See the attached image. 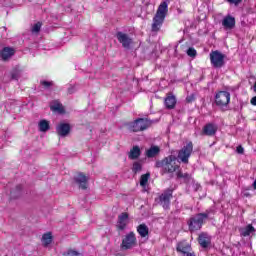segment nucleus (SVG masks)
Listing matches in <instances>:
<instances>
[{
	"mask_svg": "<svg viewBox=\"0 0 256 256\" xmlns=\"http://www.w3.org/2000/svg\"><path fill=\"white\" fill-rule=\"evenodd\" d=\"M251 105H255L256 106V96H254L251 100H250Z\"/></svg>",
	"mask_w": 256,
	"mask_h": 256,
	"instance_id": "obj_41",
	"label": "nucleus"
},
{
	"mask_svg": "<svg viewBox=\"0 0 256 256\" xmlns=\"http://www.w3.org/2000/svg\"><path fill=\"white\" fill-rule=\"evenodd\" d=\"M74 181L79 185L80 189H87L88 187L87 181H89V178H87V176H85L83 173H78L74 177Z\"/></svg>",
	"mask_w": 256,
	"mask_h": 256,
	"instance_id": "obj_11",
	"label": "nucleus"
},
{
	"mask_svg": "<svg viewBox=\"0 0 256 256\" xmlns=\"http://www.w3.org/2000/svg\"><path fill=\"white\" fill-rule=\"evenodd\" d=\"M141 157V148L139 146H133L129 152L130 159H139Z\"/></svg>",
	"mask_w": 256,
	"mask_h": 256,
	"instance_id": "obj_22",
	"label": "nucleus"
},
{
	"mask_svg": "<svg viewBox=\"0 0 256 256\" xmlns=\"http://www.w3.org/2000/svg\"><path fill=\"white\" fill-rule=\"evenodd\" d=\"M215 103L222 111L227 110L229 103H231V93L227 91H219L215 95Z\"/></svg>",
	"mask_w": 256,
	"mask_h": 256,
	"instance_id": "obj_3",
	"label": "nucleus"
},
{
	"mask_svg": "<svg viewBox=\"0 0 256 256\" xmlns=\"http://www.w3.org/2000/svg\"><path fill=\"white\" fill-rule=\"evenodd\" d=\"M137 232L142 238L149 237V227H147L145 224H140L137 227Z\"/></svg>",
	"mask_w": 256,
	"mask_h": 256,
	"instance_id": "obj_21",
	"label": "nucleus"
},
{
	"mask_svg": "<svg viewBox=\"0 0 256 256\" xmlns=\"http://www.w3.org/2000/svg\"><path fill=\"white\" fill-rule=\"evenodd\" d=\"M52 241H53V236L51 235V233H46L42 236V243L45 247H47V245H51Z\"/></svg>",
	"mask_w": 256,
	"mask_h": 256,
	"instance_id": "obj_27",
	"label": "nucleus"
},
{
	"mask_svg": "<svg viewBox=\"0 0 256 256\" xmlns=\"http://www.w3.org/2000/svg\"><path fill=\"white\" fill-rule=\"evenodd\" d=\"M21 77V71L20 70H14L11 73V79H14L15 81H17V79H19Z\"/></svg>",
	"mask_w": 256,
	"mask_h": 256,
	"instance_id": "obj_32",
	"label": "nucleus"
},
{
	"mask_svg": "<svg viewBox=\"0 0 256 256\" xmlns=\"http://www.w3.org/2000/svg\"><path fill=\"white\" fill-rule=\"evenodd\" d=\"M166 109H175V105H177V99L173 95H168L165 100Z\"/></svg>",
	"mask_w": 256,
	"mask_h": 256,
	"instance_id": "obj_17",
	"label": "nucleus"
},
{
	"mask_svg": "<svg viewBox=\"0 0 256 256\" xmlns=\"http://www.w3.org/2000/svg\"><path fill=\"white\" fill-rule=\"evenodd\" d=\"M198 243L203 249H207L211 245V236L207 233H201L198 238Z\"/></svg>",
	"mask_w": 256,
	"mask_h": 256,
	"instance_id": "obj_13",
	"label": "nucleus"
},
{
	"mask_svg": "<svg viewBox=\"0 0 256 256\" xmlns=\"http://www.w3.org/2000/svg\"><path fill=\"white\" fill-rule=\"evenodd\" d=\"M163 21H165V18H161L160 16H154L153 18V24H152V31L157 33L159 29H161L163 25Z\"/></svg>",
	"mask_w": 256,
	"mask_h": 256,
	"instance_id": "obj_16",
	"label": "nucleus"
},
{
	"mask_svg": "<svg viewBox=\"0 0 256 256\" xmlns=\"http://www.w3.org/2000/svg\"><path fill=\"white\" fill-rule=\"evenodd\" d=\"M186 255H187V256H195L194 253H189V252H188Z\"/></svg>",
	"mask_w": 256,
	"mask_h": 256,
	"instance_id": "obj_42",
	"label": "nucleus"
},
{
	"mask_svg": "<svg viewBox=\"0 0 256 256\" xmlns=\"http://www.w3.org/2000/svg\"><path fill=\"white\" fill-rule=\"evenodd\" d=\"M176 161L177 157L170 155L162 161L156 162V167L162 168L164 173H175V171L179 169V165H177Z\"/></svg>",
	"mask_w": 256,
	"mask_h": 256,
	"instance_id": "obj_2",
	"label": "nucleus"
},
{
	"mask_svg": "<svg viewBox=\"0 0 256 256\" xmlns=\"http://www.w3.org/2000/svg\"><path fill=\"white\" fill-rule=\"evenodd\" d=\"M75 91V86H70L69 88H68V93L70 94V95H72V93Z\"/></svg>",
	"mask_w": 256,
	"mask_h": 256,
	"instance_id": "obj_40",
	"label": "nucleus"
},
{
	"mask_svg": "<svg viewBox=\"0 0 256 256\" xmlns=\"http://www.w3.org/2000/svg\"><path fill=\"white\" fill-rule=\"evenodd\" d=\"M213 209L206 210L204 213H198L194 217L190 218L188 225L190 231H199L203 227V223L209 216L213 214Z\"/></svg>",
	"mask_w": 256,
	"mask_h": 256,
	"instance_id": "obj_1",
	"label": "nucleus"
},
{
	"mask_svg": "<svg viewBox=\"0 0 256 256\" xmlns=\"http://www.w3.org/2000/svg\"><path fill=\"white\" fill-rule=\"evenodd\" d=\"M222 25L225 29H233V27H235V18L226 16L222 21Z\"/></svg>",
	"mask_w": 256,
	"mask_h": 256,
	"instance_id": "obj_19",
	"label": "nucleus"
},
{
	"mask_svg": "<svg viewBox=\"0 0 256 256\" xmlns=\"http://www.w3.org/2000/svg\"><path fill=\"white\" fill-rule=\"evenodd\" d=\"M133 83H135V85H138L139 81L138 80H133Z\"/></svg>",
	"mask_w": 256,
	"mask_h": 256,
	"instance_id": "obj_43",
	"label": "nucleus"
},
{
	"mask_svg": "<svg viewBox=\"0 0 256 256\" xmlns=\"http://www.w3.org/2000/svg\"><path fill=\"white\" fill-rule=\"evenodd\" d=\"M141 169H142L141 162H134L133 167H132L133 173H139V171H141Z\"/></svg>",
	"mask_w": 256,
	"mask_h": 256,
	"instance_id": "obj_31",
	"label": "nucleus"
},
{
	"mask_svg": "<svg viewBox=\"0 0 256 256\" xmlns=\"http://www.w3.org/2000/svg\"><path fill=\"white\" fill-rule=\"evenodd\" d=\"M56 133L59 137H67L71 133V125L69 123H60L56 127Z\"/></svg>",
	"mask_w": 256,
	"mask_h": 256,
	"instance_id": "obj_8",
	"label": "nucleus"
},
{
	"mask_svg": "<svg viewBox=\"0 0 256 256\" xmlns=\"http://www.w3.org/2000/svg\"><path fill=\"white\" fill-rule=\"evenodd\" d=\"M129 249V235H126L125 238L122 240L121 250L127 251Z\"/></svg>",
	"mask_w": 256,
	"mask_h": 256,
	"instance_id": "obj_29",
	"label": "nucleus"
},
{
	"mask_svg": "<svg viewBox=\"0 0 256 256\" xmlns=\"http://www.w3.org/2000/svg\"><path fill=\"white\" fill-rule=\"evenodd\" d=\"M173 197V190H166L159 196V203L163 209H169L171 205V198Z\"/></svg>",
	"mask_w": 256,
	"mask_h": 256,
	"instance_id": "obj_7",
	"label": "nucleus"
},
{
	"mask_svg": "<svg viewBox=\"0 0 256 256\" xmlns=\"http://www.w3.org/2000/svg\"><path fill=\"white\" fill-rule=\"evenodd\" d=\"M15 55V49L11 47H5L1 52H0V57L2 61H9L12 56Z\"/></svg>",
	"mask_w": 256,
	"mask_h": 256,
	"instance_id": "obj_14",
	"label": "nucleus"
},
{
	"mask_svg": "<svg viewBox=\"0 0 256 256\" xmlns=\"http://www.w3.org/2000/svg\"><path fill=\"white\" fill-rule=\"evenodd\" d=\"M151 127V120L147 118H138L130 124V131L139 133V131H147Z\"/></svg>",
	"mask_w": 256,
	"mask_h": 256,
	"instance_id": "obj_4",
	"label": "nucleus"
},
{
	"mask_svg": "<svg viewBox=\"0 0 256 256\" xmlns=\"http://www.w3.org/2000/svg\"><path fill=\"white\" fill-rule=\"evenodd\" d=\"M129 223V214L127 213H122L119 217H118V222H117V229L119 231H123L126 227L127 224Z\"/></svg>",
	"mask_w": 256,
	"mask_h": 256,
	"instance_id": "obj_12",
	"label": "nucleus"
},
{
	"mask_svg": "<svg viewBox=\"0 0 256 256\" xmlns=\"http://www.w3.org/2000/svg\"><path fill=\"white\" fill-rule=\"evenodd\" d=\"M41 31V23L38 22L32 27V33H39Z\"/></svg>",
	"mask_w": 256,
	"mask_h": 256,
	"instance_id": "obj_34",
	"label": "nucleus"
},
{
	"mask_svg": "<svg viewBox=\"0 0 256 256\" xmlns=\"http://www.w3.org/2000/svg\"><path fill=\"white\" fill-rule=\"evenodd\" d=\"M187 103H193L195 101V94H190L186 97Z\"/></svg>",
	"mask_w": 256,
	"mask_h": 256,
	"instance_id": "obj_36",
	"label": "nucleus"
},
{
	"mask_svg": "<svg viewBox=\"0 0 256 256\" xmlns=\"http://www.w3.org/2000/svg\"><path fill=\"white\" fill-rule=\"evenodd\" d=\"M167 11H168L167 2H162L158 7V10H157L155 16L156 17H161L162 19H165L166 15H167Z\"/></svg>",
	"mask_w": 256,
	"mask_h": 256,
	"instance_id": "obj_15",
	"label": "nucleus"
},
{
	"mask_svg": "<svg viewBox=\"0 0 256 256\" xmlns=\"http://www.w3.org/2000/svg\"><path fill=\"white\" fill-rule=\"evenodd\" d=\"M240 235L242 237H249V235H251V233H255V227H253V225L249 224L244 228H240Z\"/></svg>",
	"mask_w": 256,
	"mask_h": 256,
	"instance_id": "obj_20",
	"label": "nucleus"
},
{
	"mask_svg": "<svg viewBox=\"0 0 256 256\" xmlns=\"http://www.w3.org/2000/svg\"><path fill=\"white\" fill-rule=\"evenodd\" d=\"M217 125L213 123L206 124L202 129V135H206V137H214L217 133Z\"/></svg>",
	"mask_w": 256,
	"mask_h": 256,
	"instance_id": "obj_9",
	"label": "nucleus"
},
{
	"mask_svg": "<svg viewBox=\"0 0 256 256\" xmlns=\"http://www.w3.org/2000/svg\"><path fill=\"white\" fill-rule=\"evenodd\" d=\"M210 63L216 69H221L225 65V54L218 50L212 51L210 53Z\"/></svg>",
	"mask_w": 256,
	"mask_h": 256,
	"instance_id": "obj_5",
	"label": "nucleus"
},
{
	"mask_svg": "<svg viewBox=\"0 0 256 256\" xmlns=\"http://www.w3.org/2000/svg\"><path fill=\"white\" fill-rule=\"evenodd\" d=\"M41 85H43V87H45L46 89H49V87H51V85H53V82L42 81Z\"/></svg>",
	"mask_w": 256,
	"mask_h": 256,
	"instance_id": "obj_37",
	"label": "nucleus"
},
{
	"mask_svg": "<svg viewBox=\"0 0 256 256\" xmlns=\"http://www.w3.org/2000/svg\"><path fill=\"white\" fill-rule=\"evenodd\" d=\"M231 5H239L243 0H227Z\"/></svg>",
	"mask_w": 256,
	"mask_h": 256,
	"instance_id": "obj_38",
	"label": "nucleus"
},
{
	"mask_svg": "<svg viewBox=\"0 0 256 256\" xmlns=\"http://www.w3.org/2000/svg\"><path fill=\"white\" fill-rule=\"evenodd\" d=\"M66 256H81V254L77 251L69 250Z\"/></svg>",
	"mask_w": 256,
	"mask_h": 256,
	"instance_id": "obj_35",
	"label": "nucleus"
},
{
	"mask_svg": "<svg viewBox=\"0 0 256 256\" xmlns=\"http://www.w3.org/2000/svg\"><path fill=\"white\" fill-rule=\"evenodd\" d=\"M115 37L124 49H129V35H127V33L119 31L116 33Z\"/></svg>",
	"mask_w": 256,
	"mask_h": 256,
	"instance_id": "obj_10",
	"label": "nucleus"
},
{
	"mask_svg": "<svg viewBox=\"0 0 256 256\" xmlns=\"http://www.w3.org/2000/svg\"><path fill=\"white\" fill-rule=\"evenodd\" d=\"M177 177L178 179H184L186 183H189V181H191V175H189L188 173L184 174L183 172H178Z\"/></svg>",
	"mask_w": 256,
	"mask_h": 256,
	"instance_id": "obj_30",
	"label": "nucleus"
},
{
	"mask_svg": "<svg viewBox=\"0 0 256 256\" xmlns=\"http://www.w3.org/2000/svg\"><path fill=\"white\" fill-rule=\"evenodd\" d=\"M236 151H237V153H239L240 155H243V153H244V149H243V147L242 146H238L237 148H236Z\"/></svg>",
	"mask_w": 256,
	"mask_h": 256,
	"instance_id": "obj_39",
	"label": "nucleus"
},
{
	"mask_svg": "<svg viewBox=\"0 0 256 256\" xmlns=\"http://www.w3.org/2000/svg\"><path fill=\"white\" fill-rule=\"evenodd\" d=\"M189 249H191L190 245L179 243L176 251H178V253H183V255H187V253H189Z\"/></svg>",
	"mask_w": 256,
	"mask_h": 256,
	"instance_id": "obj_24",
	"label": "nucleus"
},
{
	"mask_svg": "<svg viewBox=\"0 0 256 256\" xmlns=\"http://www.w3.org/2000/svg\"><path fill=\"white\" fill-rule=\"evenodd\" d=\"M137 245V238L135 237V233H129V247H135Z\"/></svg>",
	"mask_w": 256,
	"mask_h": 256,
	"instance_id": "obj_28",
	"label": "nucleus"
},
{
	"mask_svg": "<svg viewBox=\"0 0 256 256\" xmlns=\"http://www.w3.org/2000/svg\"><path fill=\"white\" fill-rule=\"evenodd\" d=\"M51 111H54L55 113H64L63 105L57 101H54L50 104Z\"/></svg>",
	"mask_w": 256,
	"mask_h": 256,
	"instance_id": "obj_23",
	"label": "nucleus"
},
{
	"mask_svg": "<svg viewBox=\"0 0 256 256\" xmlns=\"http://www.w3.org/2000/svg\"><path fill=\"white\" fill-rule=\"evenodd\" d=\"M38 128H39V131H41L42 133H47V131H49V129H50L49 121L41 120L38 123Z\"/></svg>",
	"mask_w": 256,
	"mask_h": 256,
	"instance_id": "obj_25",
	"label": "nucleus"
},
{
	"mask_svg": "<svg viewBox=\"0 0 256 256\" xmlns=\"http://www.w3.org/2000/svg\"><path fill=\"white\" fill-rule=\"evenodd\" d=\"M193 153V142H188L181 150L178 152V159L181 163H189V157Z\"/></svg>",
	"mask_w": 256,
	"mask_h": 256,
	"instance_id": "obj_6",
	"label": "nucleus"
},
{
	"mask_svg": "<svg viewBox=\"0 0 256 256\" xmlns=\"http://www.w3.org/2000/svg\"><path fill=\"white\" fill-rule=\"evenodd\" d=\"M187 55H188V57L195 58V57H197V50H195V48L190 47L187 50Z\"/></svg>",
	"mask_w": 256,
	"mask_h": 256,
	"instance_id": "obj_33",
	"label": "nucleus"
},
{
	"mask_svg": "<svg viewBox=\"0 0 256 256\" xmlns=\"http://www.w3.org/2000/svg\"><path fill=\"white\" fill-rule=\"evenodd\" d=\"M159 153H161L159 146H151L148 150H146L145 155L148 157V159H153V157H157Z\"/></svg>",
	"mask_w": 256,
	"mask_h": 256,
	"instance_id": "obj_18",
	"label": "nucleus"
},
{
	"mask_svg": "<svg viewBox=\"0 0 256 256\" xmlns=\"http://www.w3.org/2000/svg\"><path fill=\"white\" fill-rule=\"evenodd\" d=\"M149 177H151V174L146 173L140 178V185L143 187L144 191H147V183H149Z\"/></svg>",
	"mask_w": 256,
	"mask_h": 256,
	"instance_id": "obj_26",
	"label": "nucleus"
}]
</instances>
